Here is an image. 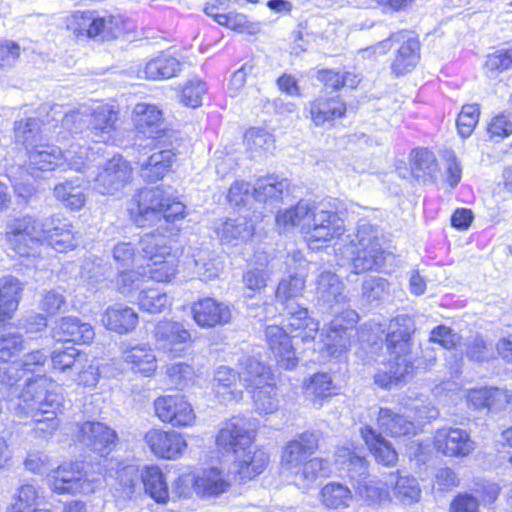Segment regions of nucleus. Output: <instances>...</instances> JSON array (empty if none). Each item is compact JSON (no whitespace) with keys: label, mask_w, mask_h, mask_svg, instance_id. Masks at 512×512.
Instances as JSON below:
<instances>
[{"label":"nucleus","mask_w":512,"mask_h":512,"mask_svg":"<svg viewBox=\"0 0 512 512\" xmlns=\"http://www.w3.org/2000/svg\"><path fill=\"white\" fill-rule=\"evenodd\" d=\"M4 237L7 248L20 257L34 256L44 242L58 252L73 250L80 239L68 219L52 217L44 222L31 215L10 219Z\"/></svg>","instance_id":"f03ea898"},{"label":"nucleus","mask_w":512,"mask_h":512,"mask_svg":"<svg viewBox=\"0 0 512 512\" xmlns=\"http://www.w3.org/2000/svg\"><path fill=\"white\" fill-rule=\"evenodd\" d=\"M147 275L137 270L121 272L117 279V289L125 296H132L141 289Z\"/></svg>","instance_id":"69168bd1"},{"label":"nucleus","mask_w":512,"mask_h":512,"mask_svg":"<svg viewBox=\"0 0 512 512\" xmlns=\"http://www.w3.org/2000/svg\"><path fill=\"white\" fill-rule=\"evenodd\" d=\"M390 330L386 339L390 360L374 377L375 383L382 388L397 384L412 369L408 355L413 332L410 319L404 316L397 317L391 321Z\"/></svg>","instance_id":"7ed1b4c3"},{"label":"nucleus","mask_w":512,"mask_h":512,"mask_svg":"<svg viewBox=\"0 0 512 512\" xmlns=\"http://www.w3.org/2000/svg\"><path fill=\"white\" fill-rule=\"evenodd\" d=\"M287 311L285 328L293 338H300L302 342H312L318 331L319 322L309 315L308 309L298 304H290Z\"/></svg>","instance_id":"a878e982"},{"label":"nucleus","mask_w":512,"mask_h":512,"mask_svg":"<svg viewBox=\"0 0 512 512\" xmlns=\"http://www.w3.org/2000/svg\"><path fill=\"white\" fill-rule=\"evenodd\" d=\"M175 154L171 150H161L150 155L146 160L140 162V172L143 179L148 182H157L164 178L169 172Z\"/></svg>","instance_id":"37998d69"},{"label":"nucleus","mask_w":512,"mask_h":512,"mask_svg":"<svg viewBox=\"0 0 512 512\" xmlns=\"http://www.w3.org/2000/svg\"><path fill=\"white\" fill-rule=\"evenodd\" d=\"M206 91V84L202 80L198 78L191 79L182 89L181 102L188 107H199L202 105V99Z\"/></svg>","instance_id":"0e129e2a"},{"label":"nucleus","mask_w":512,"mask_h":512,"mask_svg":"<svg viewBox=\"0 0 512 512\" xmlns=\"http://www.w3.org/2000/svg\"><path fill=\"white\" fill-rule=\"evenodd\" d=\"M77 441L105 456L114 448L117 435L114 430L100 422H84L78 427Z\"/></svg>","instance_id":"4be33fe9"},{"label":"nucleus","mask_w":512,"mask_h":512,"mask_svg":"<svg viewBox=\"0 0 512 512\" xmlns=\"http://www.w3.org/2000/svg\"><path fill=\"white\" fill-rule=\"evenodd\" d=\"M356 316L355 312L346 311V317L349 318L346 325H342L337 317L331 321L328 328H323L320 334L323 347L320 350L321 352H326V357H340L351 346L352 325L355 322ZM324 359L325 356L321 360Z\"/></svg>","instance_id":"a211bd4d"},{"label":"nucleus","mask_w":512,"mask_h":512,"mask_svg":"<svg viewBox=\"0 0 512 512\" xmlns=\"http://www.w3.org/2000/svg\"><path fill=\"white\" fill-rule=\"evenodd\" d=\"M350 237L352 268L355 274L382 269L387 258L380 244V231L367 221H360L356 233Z\"/></svg>","instance_id":"39448f33"},{"label":"nucleus","mask_w":512,"mask_h":512,"mask_svg":"<svg viewBox=\"0 0 512 512\" xmlns=\"http://www.w3.org/2000/svg\"><path fill=\"white\" fill-rule=\"evenodd\" d=\"M51 335L57 342L88 344L94 339L95 332L89 323L81 322L77 317L68 316L56 323Z\"/></svg>","instance_id":"c756f323"},{"label":"nucleus","mask_w":512,"mask_h":512,"mask_svg":"<svg viewBox=\"0 0 512 512\" xmlns=\"http://www.w3.org/2000/svg\"><path fill=\"white\" fill-rule=\"evenodd\" d=\"M330 473L329 463L323 458L315 457L307 459L300 465L296 472H291L286 478L300 488L310 487L318 477H327Z\"/></svg>","instance_id":"a19ab883"},{"label":"nucleus","mask_w":512,"mask_h":512,"mask_svg":"<svg viewBox=\"0 0 512 512\" xmlns=\"http://www.w3.org/2000/svg\"><path fill=\"white\" fill-rule=\"evenodd\" d=\"M360 433L378 463L385 466H394L396 464L398 460L396 450L380 433L370 426L362 427Z\"/></svg>","instance_id":"58836bf2"},{"label":"nucleus","mask_w":512,"mask_h":512,"mask_svg":"<svg viewBox=\"0 0 512 512\" xmlns=\"http://www.w3.org/2000/svg\"><path fill=\"white\" fill-rule=\"evenodd\" d=\"M180 71V62L169 54H160L149 60L143 70L144 78L149 80L169 79Z\"/></svg>","instance_id":"de8ad7c7"},{"label":"nucleus","mask_w":512,"mask_h":512,"mask_svg":"<svg viewBox=\"0 0 512 512\" xmlns=\"http://www.w3.org/2000/svg\"><path fill=\"white\" fill-rule=\"evenodd\" d=\"M103 325L118 334H128L138 324V314L127 305L116 303L109 306L101 319Z\"/></svg>","instance_id":"473e14b6"},{"label":"nucleus","mask_w":512,"mask_h":512,"mask_svg":"<svg viewBox=\"0 0 512 512\" xmlns=\"http://www.w3.org/2000/svg\"><path fill=\"white\" fill-rule=\"evenodd\" d=\"M50 357L52 368L61 373L87 362L85 355L74 346L54 348Z\"/></svg>","instance_id":"864d4df0"},{"label":"nucleus","mask_w":512,"mask_h":512,"mask_svg":"<svg viewBox=\"0 0 512 512\" xmlns=\"http://www.w3.org/2000/svg\"><path fill=\"white\" fill-rule=\"evenodd\" d=\"M185 205L176 201L165 190L156 187L143 189L138 194V212L134 221L139 227L157 225L161 221L174 222L182 219Z\"/></svg>","instance_id":"423d86ee"},{"label":"nucleus","mask_w":512,"mask_h":512,"mask_svg":"<svg viewBox=\"0 0 512 512\" xmlns=\"http://www.w3.org/2000/svg\"><path fill=\"white\" fill-rule=\"evenodd\" d=\"M337 464L347 470L353 487L359 495L372 503L386 500L389 496L385 484L371 478L367 472V461L355 449L350 447L338 448L335 455Z\"/></svg>","instance_id":"0eeeda50"},{"label":"nucleus","mask_w":512,"mask_h":512,"mask_svg":"<svg viewBox=\"0 0 512 512\" xmlns=\"http://www.w3.org/2000/svg\"><path fill=\"white\" fill-rule=\"evenodd\" d=\"M287 187V181L280 179L278 176L262 177L254 185V197L259 202H266L268 199H278Z\"/></svg>","instance_id":"4d7b16f0"},{"label":"nucleus","mask_w":512,"mask_h":512,"mask_svg":"<svg viewBox=\"0 0 512 512\" xmlns=\"http://www.w3.org/2000/svg\"><path fill=\"white\" fill-rule=\"evenodd\" d=\"M318 448V437L313 432H303L290 440L281 453V472L286 477L296 472Z\"/></svg>","instance_id":"f3484780"},{"label":"nucleus","mask_w":512,"mask_h":512,"mask_svg":"<svg viewBox=\"0 0 512 512\" xmlns=\"http://www.w3.org/2000/svg\"><path fill=\"white\" fill-rule=\"evenodd\" d=\"M22 284L13 277L0 279V323L10 319L19 304Z\"/></svg>","instance_id":"49530a36"},{"label":"nucleus","mask_w":512,"mask_h":512,"mask_svg":"<svg viewBox=\"0 0 512 512\" xmlns=\"http://www.w3.org/2000/svg\"><path fill=\"white\" fill-rule=\"evenodd\" d=\"M436 158L428 149H416L412 152L411 170L415 177L432 178L436 171Z\"/></svg>","instance_id":"bf43d9fd"},{"label":"nucleus","mask_w":512,"mask_h":512,"mask_svg":"<svg viewBox=\"0 0 512 512\" xmlns=\"http://www.w3.org/2000/svg\"><path fill=\"white\" fill-rule=\"evenodd\" d=\"M166 375L177 388L187 387L195 377L193 366L185 362H176L166 366Z\"/></svg>","instance_id":"e2e57ef3"},{"label":"nucleus","mask_w":512,"mask_h":512,"mask_svg":"<svg viewBox=\"0 0 512 512\" xmlns=\"http://www.w3.org/2000/svg\"><path fill=\"white\" fill-rule=\"evenodd\" d=\"M65 26L75 38L113 39L128 32L132 23L121 15H100L97 11H74L65 18Z\"/></svg>","instance_id":"20e7f679"},{"label":"nucleus","mask_w":512,"mask_h":512,"mask_svg":"<svg viewBox=\"0 0 512 512\" xmlns=\"http://www.w3.org/2000/svg\"><path fill=\"white\" fill-rule=\"evenodd\" d=\"M268 464V454L263 449L250 444L234 455L232 473L241 481L252 480L263 473Z\"/></svg>","instance_id":"5701e85b"},{"label":"nucleus","mask_w":512,"mask_h":512,"mask_svg":"<svg viewBox=\"0 0 512 512\" xmlns=\"http://www.w3.org/2000/svg\"><path fill=\"white\" fill-rule=\"evenodd\" d=\"M22 110L23 117L14 123V139L16 143L23 145L29 151L42 140V121L28 107Z\"/></svg>","instance_id":"2f4dec72"},{"label":"nucleus","mask_w":512,"mask_h":512,"mask_svg":"<svg viewBox=\"0 0 512 512\" xmlns=\"http://www.w3.org/2000/svg\"><path fill=\"white\" fill-rule=\"evenodd\" d=\"M156 416L163 422L173 427H192L197 416L184 395L160 396L154 401Z\"/></svg>","instance_id":"dca6fc26"},{"label":"nucleus","mask_w":512,"mask_h":512,"mask_svg":"<svg viewBox=\"0 0 512 512\" xmlns=\"http://www.w3.org/2000/svg\"><path fill=\"white\" fill-rule=\"evenodd\" d=\"M316 295L319 302L333 308V304L346 302L343 294V284L338 276L329 271L322 272L316 282Z\"/></svg>","instance_id":"79ce46f5"},{"label":"nucleus","mask_w":512,"mask_h":512,"mask_svg":"<svg viewBox=\"0 0 512 512\" xmlns=\"http://www.w3.org/2000/svg\"><path fill=\"white\" fill-rule=\"evenodd\" d=\"M214 231L223 243L230 244L248 240L253 235L254 227L245 216H238L215 223Z\"/></svg>","instance_id":"ea45409f"},{"label":"nucleus","mask_w":512,"mask_h":512,"mask_svg":"<svg viewBox=\"0 0 512 512\" xmlns=\"http://www.w3.org/2000/svg\"><path fill=\"white\" fill-rule=\"evenodd\" d=\"M246 367L251 377L244 379L250 381L248 388H251L256 411L259 414L274 413L278 409V399L274 376L270 369L258 359H249Z\"/></svg>","instance_id":"9b49d317"},{"label":"nucleus","mask_w":512,"mask_h":512,"mask_svg":"<svg viewBox=\"0 0 512 512\" xmlns=\"http://www.w3.org/2000/svg\"><path fill=\"white\" fill-rule=\"evenodd\" d=\"M46 483L57 494H90L101 485L102 474L83 472L79 463L65 462L47 474Z\"/></svg>","instance_id":"1a4fd4ad"},{"label":"nucleus","mask_w":512,"mask_h":512,"mask_svg":"<svg viewBox=\"0 0 512 512\" xmlns=\"http://www.w3.org/2000/svg\"><path fill=\"white\" fill-rule=\"evenodd\" d=\"M396 42L400 44L397 49L395 59L392 62V70L396 75H403L411 71L419 59V42L404 32H399L391 38L381 42L377 49L390 48V44Z\"/></svg>","instance_id":"b1692460"},{"label":"nucleus","mask_w":512,"mask_h":512,"mask_svg":"<svg viewBox=\"0 0 512 512\" xmlns=\"http://www.w3.org/2000/svg\"><path fill=\"white\" fill-rule=\"evenodd\" d=\"M244 144L253 159L265 157L275 149L274 136L261 127L248 129L244 134Z\"/></svg>","instance_id":"a18cd8bd"},{"label":"nucleus","mask_w":512,"mask_h":512,"mask_svg":"<svg viewBox=\"0 0 512 512\" xmlns=\"http://www.w3.org/2000/svg\"><path fill=\"white\" fill-rule=\"evenodd\" d=\"M321 501L328 508L345 509L351 505L353 496L347 486L330 482L321 489Z\"/></svg>","instance_id":"603ef678"},{"label":"nucleus","mask_w":512,"mask_h":512,"mask_svg":"<svg viewBox=\"0 0 512 512\" xmlns=\"http://www.w3.org/2000/svg\"><path fill=\"white\" fill-rule=\"evenodd\" d=\"M39 498V488L32 482L24 481L16 488L6 512H31Z\"/></svg>","instance_id":"8fccbe9b"},{"label":"nucleus","mask_w":512,"mask_h":512,"mask_svg":"<svg viewBox=\"0 0 512 512\" xmlns=\"http://www.w3.org/2000/svg\"><path fill=\"white\" fill-rule=\"evenodd\" d=\"M345 231V222L337 212L313 204L305 228V237L311 248L316 249L338 239Z\"/></svg>","instance_id":"f8f14e48"},{"label":"nucleus","mask_w":512,"mask_h":512,"mask_svg":"<svg viewBox=\"0 0 512 512\" xmlns=\"http://www.w3.org/2000/svg\"><path fill=\"white\" fill-rule=\"evenodd\" d=\"M171 240L160 234H146L140 245L143 257L147 259L148 278L160 282H171L178 273V259L172 253Z\"/></svg>","instance_id":"6e6552de"},{"label":"nucleus","mask_w":512,"mask_h":512,"mask_svg":"<svg viewBox=\"0 0 512 512\" xmlns=\"http://www.w3.org/2000/svg\"><path fill=\"white\" fill-rule=\"evenodd\" d=\"M46 360L43 350H33L20 361L0 366V391H10V408L20 416L30 417L35 423L36 436L42 438L52 436L60 426L57 414L62 409L63 397L59 384L45 375L28 379L20 393L16 384L21 378V371L32 372L43 366Z\"/></svg>","instance_id":"f257e3e1"},{"label":"nucleus","mask_w":512,"mask_h":512,"mask_svg":"<svg viewBox=\"0 0 512 512\" xmlns=\"http://www.w3.org/2000/svg\"><path fill=\"white\" fill-rule=\"evenodd\" d=\"M255 431L244 419L233 418L222 424L216 435V445L226 452L237 454L248 445L253 444Z\"/></svg>","instance_id":"6ab92c4d"},{"label":"nucleus","mask_w":512,"mask_h":512,"mask_svg":"<svg viewBox=\"0 0 512 512\" xmlns=\"http://www.w3.org/2000/svg\"><path fill=\"white\" fill-rule=\"evenodd\" d=\"M97 152L90 147L73 143L64 152V164L70 169L85 172L97 160Z\"/></svg>","instance_id":"3c124183"},{"label":"nucleus","mask_w":512,"mask_h":512,"mask_svg":"<svg viewBox=\"0 0 512 512\" xmlns=\"http://www.w3.org/2000/svg\"><path fill=\"white\" fill-rule=\"evenodd\" d=\"M306 110L312 123L317 127H323L342 118L347 108L339 95L323 91L307 104Z\"/></svg>","instance_id":"412c9836"},{"label":"nucleus","mask_w":512,"mask_h":512,"mask_svg":"<svg viewBox=\"0 0 512 512\" xmlns=\"http://www.w3.org/2000/svg\"><path fill=\"white\" fill-rule=\"evenodd\" d=\"M498 387H481L470 389L467 393V401L475 409L488 408L491 411H498Z\"/></svg>","instance_id":"052dcab7"},{"label":"nucleus","mask_w":512,"mask_h":512,"mask_svg":"<svg viewBox=\"0 0 512 512\" xmlns=\"http://www.w3.org/2000/svg\"><path fill=\"white\" fill-rule=\"evenodd\" d=\"M479 115V107L475 104L462 107L456 124L458 132L463 138H467L472 134L478 123Z\"/></svg>","instance_id":"338daca9"},{"label":"nucleus","mask_w":512,"mask_h":512,"mask_svg":"<svg viewBox=\"0 0 512 512\" xmlns=\"http://www.w3.org/2000/svg\"><path fill=\"white\" fill-rule=\"evenodd\" d=\"M265 336L278 364L284 369L296 367L298 358L295 356V351L286 328L277 325L267 326Z\"/></svg>","instance_id":"7c9ffc66"},{"label":"nucleus","mask_w":512,"mask_h":512,"mask_svg":"<svg viewBox=\"0 0 512 512\" xmlns=\"http://www.w3.org/2000/svg\"><path fill=\"white\" fill-rule=\"evenodd\" d=\"M249 359H256L252 356H247L240 361L241 371L236 372L226 365L218 366L213 375L212 391L215 398L220 403L229 404L238 402L242 399L243 390L249 387L250 381H245V378L251 376L247 372V362Z\"/></svg>","instance_id":"ddd939ff"},{"label":"nucleus","mask_w":512,"mask_h":512,"mask_svg":"<svg viewBox=\"0 0 512 512\" xmlns=\"http://www.w3.org/2000/svg\"><path fill=\"white\" fill-rule=\"evenodd\" d=\"M404 409L403 412L401 409L395 412L389 408H379L375 413L379 430L391 437L415 435L416 425L414 421L408 418H415L420 421L432 419L438 415V411L434 407L424 406L420 408L417 404L408 406L405 403Z\"/></svg>","instance_id":"9d476101"},{"label":"nucleus","mask_w":512,"mask_h":512,"mask_svg":"<svg viewBox=\"0 0 512 512\" xmlns=\"http://www.w3.org/2000/svg\"><path fill=\"white\" fill-rule=\"evenodd\" d=\"M131 164L121 155H114L97 167L92 178L93 190L101 195H114L132 178Z\"/></svg>","instance_id":"4468645a"},{"label":"nucleus","mask_w":512,"mask_h":512,"mask_svg":"<svg viewBox=\"0 0 512 512\" xmlns=\"http://www.w3.org/2000/svg\"><path fill=\"white\" fill-rule=\"evenodd\" d=\"M155 348L171 358L182 357L192 344L191 333L177 321H159L153 331Z\"/></svg>","instance_id":"2eb2a0df"},{"label":"nucleus","mask_w":512,"mask_h":512,"mask_svg":"<svg viewBox=\"0 0 512 512\" xmlns=\"http://www.w3.org/2000/svg\"><path fill=\"white\" fill-rule=\"evenodd\" d=\"M196 493L203 497L218 496L226 492L230 479L217 467L205 468L196 473Z\"/></svg>","instance_id":"c9c22d12"},{"label":"nucleus","mask_w":512,"mask_h":512,"mask_svg":"<svg viewBox=\"0 0 512 512\" xmlns=\"http://www.w3.org/2000/svg\"><path fill=\"white\" fill-rule=\"evenodd\" d=\"M89 106L80 105L77 109L72 110L62 118V126L70 132H81L84 127L88 126Z\"/></svg>","instance_id":"774afa93"},{"label":"nucleus","mask_w":512,"mask_h":512,"mask_svg":"<svg viewBox=\"0 0 512 512\" xmlns=\"http://www.w3.org/2000/svg\"><path fill=\"white\" fill-rule=\"evenodd\" d=\"M137 303L141 310L156 314L171 306V298L158 288L141 289Z\"/></svg>","instance_id":"6e6d98bb"},{"label":"nucleus","mask_w":512,"mask_h":512,"mask_svg":"<svg viewBox=\"0 0 512 512\" xmlns=\"http://www.w3.org/2000/svg\"><path fill=\"white\" fill-rule=\"evenodd\" d=\"M191 311L194 321L202 328L226 324L232 317L231 309L227 304L210 297L193 303Z\"/></svg>","instance_id":"bb28decb"},{"label":"nucleus","mask_w":512,"mask_h":512,"mask_svg":"<svg viewBox=\"0 0 512 512\" xmlns=\"http://www.w3.org/2000/svg\"><path fill=\"white\" fill-rule=\"evenodd\" d=\"M54 197L67 209L81 210L87 201L84 180L80 177L58 183L53 189Z\"/></svg>","instance_id":"72a5a7b5"},{"label":"nucleus","mask_w":512,"mask_h":512,"mask_svg":"<svg viewBox=\"0 0 512 512\" xmlns=\"http://www.w3.org/2000/svg\"><path fill=\"white\" fill-rule=\"evenodd\" d=\"M394 491L397 499L406 505L418 502L421 498V489L415 478L399 476Z\"/></svg>","instance_id":"680f3d73"},{"label":"nucleus","mask_w":512,"mask_h":512,"mask_svg":"<svg viewBox=\"0 0 512 512\" xmlns=\"http://www.w3.org/2000/svg\"><path fill=\"white\" fill-rule=\"evenodd\" d=\"M436 449L446 456L463 457L474 450V444L468 433L459 428H442L434 437Z\"/></svg>","instance_id":"cd10ccee"},{"label":"nucleus","mask_w":512,"mask_h":512,"mask_svg":"<svg viewBox=\"0 0 512 512\" xmlns=\"http://www.w3.org/2000/svg\"><path fill=\"white\" fill-rule=\"evenodd\" d=\"M88 127L100 142H112L115 138L118 112L114 106L97 103L89 106Z\"/></svg>","instance_id":"393cba45"},{"label":"nucleus","mask_w":512,"mask_h":512,"mask_svg":"<svg viewBox=\"0 0 512 512\" xmlns=\"http://www.w3.org/2000/svg\"><path fill=\"white\" fill-rule=\"evenodd\" d=\"M132 122L137 132L148 138H156L164 131L163 113L155 104L137 103L132 110Z\"/></svg>","instance_id":"c85d7f7f"},{"label":"nucleus","mask_w":512,"mask_h":512,"mask_svg":"<svg viewBox=\"0 0 512 512\" xmlns=\"http://www.w3.org/2000/svg\"><path fill=\"white\" fill-rule=\"evenodd\" d=\"M29 167L37 171H52L64 165V152L52 144L39 143L28 151Z\"/></svg>","instance_id":"4c0bfd02"},{"label":"nucleus","mask_w":512,"mask_h":512,"mask_svg":"<svg viewBox=\"0 0 512 512\" xmlns=\"http://www.w3.org/2000/svg\"><path fill=\"white\" fill-rule=\"evenodd\" d=\"M313 204L299 201L295 206L279 210L275 217L276 226L283 231H289L296 226H301L305 234V228L312 211Z\"/></svg>","instance_id":"c03bdc74"},{"label":"nucleus","mask_w":512,"mask_h":512,"mask_svg":"<svg viewBox=\"0 0 512 512\" xmlns=\"http://www.w3.org/2000/svg\"><path fill=\"white\" fill-rule=\"evenodd\" d=\"M24 341L22 335L10 325L0 326V366L10 363L9 359L22 351Z\"/></svg>","instance_id":"5fc2aeb1"},{"label":"nucleus","mask_w":512,"mask_h":512,"mask_svg":"<svg viewBox=\"0 0 512 512\" xmlns=\"http://www.w3.org/2000/svg\"><path fill=\"white\" fill-rule=\"evenodd\" d=\"M307 399L317 408L322 406L325 398L334 394V385L331 376L327 373H317L311 376L303 386Z\"/></svg>","instance_id":"09e8293b"},{"label":"nucleus","mask_w":512,"mask_h":512,"mask_svg":"<svg viewBox=\"0 0 512 512\" xmlns=\"http://www.w3.org/2000/svg\"><path fill=\"white\" fill-rule=\"evenodd\" d=\"M124 362L131 370L146 377L154 375L158 362L154 351L146 344L135 345L122 350Z\"/></svg>","instance_id":"f704fd0d"},{"label":"nucleus","mask_w":512,"mask_h":512,"mask_svg":"<svg viewBox=\"0 0 512 512\" xmlns=\"http://www.w3.org/2000/svg\"><path fill=\"white\" fill-rule=\"evenodd\" d=\"M305 286L303 275L295 274L289 279H283L276 289V299L287 308L290 304H297L294 299L302 294Z\"/></svg>","instance_id":"13d9d810"},{"label":"nucleus","mask_w":512,"mask_h":512,"mask_svg":"<svg viewBox=\"0 0 512 512\" xmlns=\"http://www.w3.org/2000/svg\"><path fill=\"white\" fill-rule=\"evenodd\" d=\"M145 442L155 456L168 460L179 458L187 448L184 435L174 430L151 429Z\"/></svg>","instance_id":"aec40b11"},{"label":"nucleus","mask_w":512,"mask_h":512,"mask_svg":"<svg viewBox=\"0 0 512 512\" xmlns=\"http://www.w3.org/2000/svg\"><path fill=\"white\" fill-rule=\"evenodd\" d=\"M145 492L157 503L166 504L170 499L166 476L157 465H145L140 470Z\"/></svg>","instance_id":"e433bc0d"}]
</instances>
